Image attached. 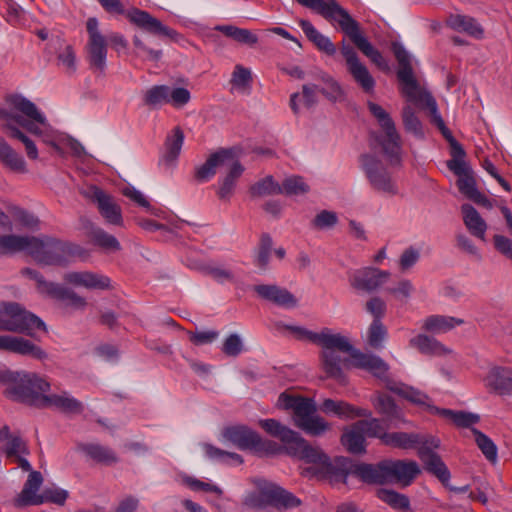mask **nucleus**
Returning <instances> with one entry per match:
<instances>
[{
  "label": "nucleus",
  "instance_id": "nucleus-37",
  "mask_svg": "<svg viewBox=\"0 0 512 512\" xmlns=\"http://www.w3.org/2000/svg\"><path fill=\"white\" fill-rule=\"evenodd\" d=\"M463 215V222L471 235L481 240H485L487 231V223L481 217L479 212L470 204H463L461 206Z\"/></svg>",
  "mask_w": 512,
  "mask_h": 512
},
{
  "label": "nucleus",
  "instance_id": "nucleus-24",
  "mask_svg": "<svg viewBox=\"0 0 512 512\" xmlns=\"http://www.w3.org/2000/svg\"><path fill=\"white\" fill-rule=\"evenodd\" d=\"M392 50L399 63L397 77L403 85L402 93L417 90V85H419V83L414 76L409 53L406 51L404 46L399 43H393Z\"/></svg>",
  "mask_w": 512,
  "mask_h": 512
},
{
  "label": "nucleus",
  "instance_id": "nucleus-21",
  "mask_svg": "<svg viewBox=\"0 0 512 512\" xmlns=\"http://www.w3.org/2000/svg\"><path fill=\"white\" fill-rule=\"evenodd\" d=\"M89 197L97 204L100 214L108 223L120 226L123 224L121 208L111 195L98 187H92Z\"/></svg>",
  "mask_w": 512,
  "mask_h": 512
},
{
  "label": "nucleus",
  "instance_id": "nucleus-2",
  "mask_svg": "<svg viewBox=\"0 0 512 512\" xmlns=\"http://www.w3.org/2000/svg\"><path fill=\"white\" fill-rule=\"evenodd\" d=\"M0 121L1 128L8 137L23 143L29 159L38 158V149L25 132L41 138L55 151L62 153L58 142L65 143V137L54 130L44 113L24 96L13 94L6 97L4 105L0 107Z\"/></svg>",
  "mask_w": 512,
  "mask_h": 512
},
{
  "label": "nucleus",
  "instance_id": "nucleus-12",
  "mask_svg": "<svg viewBox=\"0 0 512 512\" xmlns=\"http://www.w3.org/2000/svg\"><path fill=\"white\" fill-rule=\"evenodd\" d=\"M189 90L183 87L170 88L167 85H154L146 90L143 96L144 104L150 108H159L172 104L176 108L183 107L190 101Z\"/></svg>",
  "mask_w": 512,
  "mask_h": 512
},
{
  "label": "nucleus",
  "instance_id": "nucleus-42",
  "mask_svg": "<svg viewBox=\"0 0 512 512\" xmlns=\"http://www.w3.org/2000/svg\"><path fill=\"white\" fill-rule=\"evenodd\" d=\"M224 167L228 168V173L224 177L218 191L221 199L229 198L232 195L236 181L244 171L243 166L234 159L233 153L230 156L228 165H224Z\"/></svg>",
  "mask_w": 512,
  "mask_h": 512
},
{
  "label": "nucleus",
  "instance_id": "nucleus-11",
  "mask_svg": "<svg viewBox=\"0 0 512 512\" xmlns=\"http://www.w3.org/2000/svg\"><path fill=\"white\" fill-rule=\"evenodd\" d=\"M88 41L86 44L87 59L91 67L103 73L106 68L107 40L99 30L98 20L88 18L86 22Z\"/></svg>",
  "mask_w": 512,
  "mask_h": 512
},
{
  "label": "nucleus",
  "instance_id": "nucleus-53",
  "mask_svg": "<svg viewBox=\"0 0 512 512\" xmlns=\"http://www.w3.org/2000/svg\"><path fill=\"white\" fill-rule=\"evenodd\" d=\"M273 241L269 234L264 233L260 237L259 245L255 250L254 264L261 270L268 269L272 252Z\"/></svg>",
  "mask_w": 512,
  "mask_h": 512
},
{
  "label": "nucleus",
  "instance_id": "nucleus-22",
  "mask_svg": "<svg viewBox=\"0 0 512 512\" xmlns=\"http://www.w3.org/2000/svg\"><path fill=\"white\" fill-rule=\"evenodd\" d=\"M63 279L66 283L76 287L93 290L111 289L109 277L91 271H70L64 274Z\"/></svg>",
  "mask_w": 512,
  "mask_h": 512
},
{
  "label": "nucleus",
  "instance_id": "nucleus-3",
  "mask_svg": "<svg viewBox=\"0 0 512 512\" xmlns=\"http://www.w3.org/2000/svg\"><path fill=\"white\" fill-rule=\"evenodd\" d=\"M300 5L314 10L329 21H336L342 31L351 39L355 46L381 69H388V64L380 51L360 32L359 24L349 12L336 0H296Z\"/></svg>",
  "mask_w": 512,
  "mask_h": 512
},
{
  "label": "nucleus",
  "instance_id": "nucleus-60",
  "mask_svg": "<svg viewBox=\"0 0 512 512\" xmlns=\"http://www.w3.org/2000/svg\"><path fill=\"white\" fill-rule=\"evenodd\" d=\"M251 72L249 69L236 65L232 73L231 84L238 90L249 92L251 89Z\"/></svg>",
  "mask_w": 512,
  "mask_h": 512
},
{
  "label": "nucleus",
  "instance_id": "nucleus-17",
  "mask_svg": "<svg viewBox=\"0 0 512 512\" xmlns=\"http://www.w3.org/2000/svg\"><path fill=\"white\" fill-rule=\"evenodd\" d=\"M403 94L408 101L418 104L421 107L429 110L431 122L439 128L447 140L453 137L450 130L446 127L440 112L438 111L436 100L428 91L421 88L420 85H417V90L412 92L406 91Z\"/></svg>",
  "mask_w": 512,
  "mask_h": 512
},
{
  "label": "nucleus",
  "instance_id": "nucleus-38",
  "mask_svg": "<svg viewBox=\"0 0 512 512\" xmlns=\"http://www.w3.org/2000/svg\"><path fill=\"white\" fill-rule=\"evenodd\" d=\"M371 402L377 412L385 417L386 421L393 423L402 420L401 409L389 395L377 393L375 396L371 397Z\"/></svg>",
  "mask_w": 512,
  "mask_h": 512
},
{
  "label": "nucleus",
  "instance_id": "nucleus-40",
  "mask_svg": "<svg viewBox=\"0 0 512 512\" xmlns=\"http://www.w3.org/2000/svg\"><path fill=\"white\" fill-rule=\"evenodd\" d=\"M383 443L394 448L411 449L417 444H427L428 442L419 434L392 432L383 436Z\"/></svg>",
  "mask_w": 512,
  "mask_h": 512
},
{
  "label": "nucleus",
  "instance_id": "nucleus-10",
  "mask_svg": "<svg viewBox=\"0 0 512 512\" xmlns=\"http://www.w3.org/2000/svg\"><path fill=\"white\" fill-rule=\"evenodd\" d=\"M246 504L258 509L273 506L279 510H286L298 507L301 501L294 494L280 486L269 484L257 493L249 495Z\"/></svg>",
  "mask_w": 512,
  "mask_h": 512
},
{
  "label": "nucleus",
  "instance_id": "nucleus-59",
  "mask_svg": "<svg viewBox=\"0 0 512 512\" xmlns=\"http://www.w3.org/2000/svg\"><path fill=\"white\" fill-rule=\"evenodd\" d=\"M93 242L103 249L118 251L121 249L119 241L111 234L107 233L101 228H94L91 231Z\"/></svg>",
  "mask_w": 512,
  "mask_h": 512
},
{
  "label": "nucleus",
  "instance_id": "nucleus-51",
  "mask_svg": "<svg viewBox=\"0 0 512 512\" xmlns=\"http://www.w3.org/2000/svg\"><path fill=\"white\" fill-rule=\"evenodd\" d=\"M54 44L58 49L57 59L59 64L63 66L66 73L73 74L77 68L76 55L73 47L59 38L55 40Z\"/></svg>",
  "mask_w": 512,
  "mask_h": 512
},
{
  "label": "nucleus",
  "instance_id": "nucleus-55",
  "mask_svg": "<svg viewBox=\"0 0 512 512\" xmlns=\"http://www.w3.org/2000/svg\"><path fill=\"white\" fill-rule=\"evenodd\" d=\"M378 498L396 510L406 511L410 508L409 498L394 490L380 489Z\"/></svg>",
  "mask_w": 512,
  "mask_h": 512
},
{
  "label": "nucleus",
  "instance_id": "nucleus-35",
  "mask_svg": "<svg viewBox=\"0 0 512 512\" xmlns=\"http://www.w3.org/2000/svg\"><path fill=\"white\" fill-rule=\"evenodd\" d=\"M321 411L326 414H334L338 417L353 419L356 417H370L371 412L367 409L357 408L345 401L325 399L321 404Z\"/></svg>",
  "mask_w": 512,
  "mask_h": 512
},
{
  "label": "nucleus",
  "instance_id": "nucleus-56",
  "mask_svg": "<svg viewBox=\"0 0 512 512\" xmlns=\"http://www.w3.org/2000/svg\"><path fill=\"white\" fill-rule=\"evenodd\" d=\"M402 121L405 130L408 133L413 134L416 138H424V130L421 121L415 115L414 110L411 106L407 105L402 110Z\"/></svg>",
  "mask_w": 512,
  "mask_h": 512
},
{
  "label": "nucleus",
  "instance_id": "nucleus-57",
  "mask_svg": "<svg viewBox=\"0 0 512 512\" xmlns=\"http://www.w3.org/2000/svg\"><path fill=\"white\" fill-rule=\"evenodd\" d=\"M203 449L205 451L206 456L209 459L222 462V463H230L234 462L236 464H241L243 462L242 457L233 452H227L220 448H217L211 444H204Z\"/></svg>",
  "mask_w": 512,
  "mask_h": 512
},
{
  "label": "nucleus",
  "instance_id": "nucleus-36",
  "mask_svg": "<svg viewBox=\"0 0 512 512\" xmlns=\"http://www.w3.org/2000/svg\"><path fill=\"white\" fill-rule=\"evenodd\" d=\"M447 26L457 32H464L471 37L481 39L484 35L482 26L471 16L451 14L447 19Z\"/></svg>",
  "mask_w": 512,
  "mask_h": 512
},
{
  "label": "nucleus",
  "instance_id": "nucleus-64",
  "mask_svg": "<svg viewBox=\"0 0 512 512\" xmlns=\"http://www.w3.org/2000/svg\"><path fill=\"white\" fill-rule=\"evenodd\" d=\"M457 186L459 191L471 201L480 193L476 187L473 172L460 176L457 180Z\"/></svg>",
  "mask_w": 512,
  "mask_h": 512
},
{
  "label": "nucleus",
  "instance_id": "nucleus-61",
  "mask_svg": "<svg viewBox=\"0 0 512 512\" xmlns=\"http://www.w3.org/2000/svg\"><path fill=\"white\" fill-rule=\"evenodd\" d=\"M387 337V330L380 320H373L368 328V343L373 348H381Z\"/></svg>",
  "mask_w": 512,
  "mask_h": 512
},
{
  "label": "nucleus",
  "instance_id": "nucleus-44",
  "mask_svg": "<svg viewBox=\"0 0 512 512\" xmlns=\"http://www.w3.org/2000/svg\"><path fill=\"white\" fill-rule=\"evenodd\" d=\"M259 425L269 435L277 437L285 445V449L289 446L293 439H295L298 432L290 429L289 427L282 425L275 419H262L259 421Z\"/></svg>",
  "mask_w": 512,
  "mask_h": 512
},
{
  "label": "nucleus",
  "instance_id": "nucleus-31",
  "mask_svg": "<svg viewBox=\"0 0 512 512\" xmlns=\"http://www.w3.org/2000/svg\"><path fill=\"white\" fill-rule=\"evenodd\" d=\"M411 347L416 348L420 353L429 356H446L452 353V350L433 336L420 333L409 340Z\"/></svg>",
  "mask_w": 512,
  "mask_h": 512
},
{
  "label": "nucleus",
  "instance_id": "nucleus-19",
  "mask_svg": "<svg viewBox=\"0 0 512 512\" xmlns=\"http://www.w3.org/2000/svg\"><path fill=\"white\" fill-rule=\"evenodd\" d=\"M286 451L289 455L313 464L311 468L321 467L328 460V456L319 447L310 445L299 433L286 448Z\"/></svg>",
  "mask_w": 512,
  "mask_h": 512
},
{
  "label": "nucleus",
  "instance_id": "nucleus-18",
  "mask_svg": "<svg viewBox=\"0 0 512 512\" xmlns=\"http://www.w3.org/2000/svg\"><path fill=\"white\" fill-rule=\"evenodd\" d=\"M386 365H387V370L383 373V375L376 376V377L381 379L382 381H384L385 387L388 390L398 394L399 396L407 399L408 401H410L416 405L423 407L429 413L436 414L433 411V409H431V408H437V407L431 403L430 398L425 393H423L413 387L407 386L401 382H396V381L390 379L387 375L388 370H389V365L387 363H386Z\"/></svg>",
  "mask_w": 512,
  "mask_h": 512
},
{
  "label": "nucleus",
  "instance_id": "nucleus-1",
  "mask_svg": "<svg viewBox=\"0 0 512 512\" xmlns=\"http://www.w3.org/2000/svg\"><path fill=\"white\" fill-rule=\"evenodd\" d=\"M278 328L287 331L298 341H308L320 346L319 359L322 371L327 378L341 384L346 382L344 368L363 369L374 376H381L387 370L386 362L379 356L361 352L352 345L347 336L334 333L330 328H322L320 332L288 324H279Z\"/></svg>",
  "mask_w": 512,
  "mask_h": 512
},
{
  "label": "nucleus",
  "instance_id": "nucleus-41",
  "mask_svg": "<svg viewBox=\"0 0 512 512\" xmlns=\"http://www.w3.org/2000/svg\"><path fill=\"white\" fill-rule=\"evenodd\" d=\"M451 147L452 158L447 162V167L458 177L472 172L470 166L465 161L466 153L462 145L453 137L448 139Z\"/></svg>",
  "mask_w": 512,
  "mask_h": 512
},
{
  "label": "nucleus",
  "instance_id": "nucleus-30",
  "mask_svg": "<svg viewBox=\"0 0 512 512\" xmlns=\"http://www.w3.org/2000/svg\"><path fill=\"white\" fill-rule=\"evenodd\" d=\"M222 436L241 450L252 449L258 441V433L247 426L227 427L223 430Z\"/></svg>",
  "mask_w": 512,
  "mask_h": 512
},
{
  "label": "nucleus",
  "instance_id": "nucleus-8",
  "mask_svg": "<svg viewBox=\"0 0 512 512\" xmlns=\"http://www.w3.org/2000/svg\"><path fill=\"white\" fill-rule=\"evenodd\" d=\"M367 106L370 113L376 118L379 126L383 130V136L378 138L383 153L386 155L391 165H400L402 162V142L394 121L380 105L368 101Z\"/></svg>",
  "mask_w": 512,
  "mask_h": 512
},
{
  "label": "nucleus",
  "instance_id": "nucleus-7",
  "mask_svg": "<svg viewBox=\"0 0 512 512\" xmlns=\"http://www.w3.org/2000/svg\"><path fill=\"white\" fill-rule=\"evenodd\" d=\"M76 248L55 238L31 236L29 255L39 264L66 266Z\"/></svg>",
  "mask_w": 512,
  "mask_h": 512
},
{
  "label": "nucleus",
  "instance_id": "nucleus-23",
  "mask_svg": "<svg viewBox=\"0 0 512 512\" xmlns=\"http://www.w3.org/2000/svg\"><path fill=\"white\" fill-rule=\"evenodd\" d=\"M43 477L38 471H31L23 486V489L14 499V506L23 508L42 504V493H39Z\"/></svg>",
  "mask_w": 512,
  "mask_h": 512
},
{
  "label": "nucleus",
  "instance_id": "nucleus-50",
  "mask_svg": "<svg viewBox=\"0 0 512 512\" xmlns=\"http://www.w3.org/2000/svg\"><path fill=\"white\" fill-rule=\"evenodd\" d=\"M48 296L57 300L67 301L69 305L77 309H84L87 305L85 298L78 295L72 289L58 283L54 284Z\"/></svg>",
  "mask_w": 512,
  "mask_h": 512
},
{
  "label": "nucleus",
  "instance_id": "nucleus-28",
  "mask_svg": "<svg viewBox=\"0 0 512 512\" xmlns=\"http://www.w3.org/2000/svg\"><path fill=\"white\" fill-rule=\"evenodd\" d=\"M352 475L367 484H388L386 460L377 464L358 463L352 467Z\"/></svg>",
  "mask_w": 512,
  "mask_h": 512
},
{
  "label": "nucleus",
  "instance_id": "nucleus-16",
  "mask_svg": "<svg viewBox=\"0 0 512 512\" xmlns=\"http://www.w3.org/2000/svg\"><path fill=\"white\" fill-rule=\"evenodd\" d=\"M388 484H399L407 487L421 473L417 462L412 460L386 459Z\"/></svg>",
  "mask_w": 512,
  "mask_h": 512
},
{
  "label": "nucleus",
  "instance_id": "nucleus-15",
  "mask_svg": "<svg viewBox=\"0 0 512 512\" xmlns=\"http://www.w3.org/2000/svg\"><path fill=\"white\" fill-rule=\"evenodd\" d=\"M390 277L388 271L374 267H364L349 273L350 285L359 291L371 293L380 288Z\"/></svg>",
  "mask_w": 512,
  "mask_h": 512
},
{
  "label": "nucleus",
  "instance_id": "nucleus-52",
  "mask_svg": "<svg viewBox=\"0 0 512 512\" xmlns=\"http://www.w3.org/2000/svg\"><path fill=\"white\" fill-rule=\"evenodd\" d=\"M215 30L222 32L225 36L247 45H254L258 42V37L250 30L239 28L233 25H217Z\"/></svg>",
  "mask_w": 512,
  "mask_h": 512
},
{
  "label": "nucleus",
  "instance_id": "nucleus-20",
  "mask_svg": "<svg viewBox=\"0 0 512 512\" xmlns=\"http://www.w3.org/2000/svg\"><path fill=\"white\" fill-rule=\"evenodd\" d=\"M0 350L30 356L37 360H45L48 357L41 347L20 336L0 335Z\"/></svg>",
  "mask_w": 512,
  "mask_h": 512
},
{
  "label": "nucleus",
  "instance_id": "nucleus-54",
  "mask_svg": "<svg viewBox=\"0 0 512 512\" xmlns=\"http://www.w3.org/2000/svg\"><path fill=\"white\" fill-rule=\"evenodd\" d=\"M471 431L475 437L478 448L485 458L493 464L496 463L498 459V449L492 439L476 428H472Z\"/></svg>",
  "mask_w": 512,
  "mask_h": 512
},
{
  "label": "nucleus",
  "instance_id": "nucleus-9",
  "mask_svg": "<svg viewBox=\"0 0 512 512\" xmlns=\"http://www.w3.org/2000/svg\"><path fill=\"white\" fill-rule=\"evenodd\" d=\"M361 168L371 186L378 194L385 197L396 196L398 186L385 165L377 157L369 154L360 157Z\"/></svg>",
  "mask_w": 512,
  "mask_h": 512
},
{
  "label": "nucleus",
  "instance_id": "nucleus-39",
  "mask_svg": "<svg viewBox=\"0 0 512 512\" xmlns=\"http://www.w3.org/2000/svg\"><path fill=\"white\" fill-rule=\"evenodd\" d=\"M299 26L303 30L306 37L313 42L316 47L326 53L327 55H334L336 53V47L329 39V37L320 33L310 21L301 19L299 20Z\"/></svg>",
  "mask_w": 512,
  "mask_h": 512
},
{
  "label": "nucleus",
  "instance_id": "nucleus-34",
  "mask_svg": "<svg viewBox=\"0 0 512 512\" xmlns=\"http://www.w3.org/2000/svg\"><path fill=\"white\" fill-rule=\"evenodd\" d=\"M232 151L227 149H220L211 154L206 162L196 169L195 177L200 182L208 181L212 178L218 167L228 165Z\"/></svg>",
  "mask_w": 512,
  "mask_h": 512
},
{
  "label": "nucleus",
  "instance_id": "nucleus-13",
  "mask_svg": "<svg viewBox=\"0 0 512 512\" xmlns=\"http://www.w3.org/2000/svg\"><path fill=\"white\" fill-rule=\"evenodd\" d=\"M352 467L354 463L348 458L339 457L331 462L326 460L321 467L306 468L302 474L305 476H316L329 481L331 484L347 483V478L352 475Z\"/></svg>",
  "mask_w": 512,
  "mask_h": 512
},
{
  "label": "nucleus",
  "instance_id": "nucleus-48",
  "mask_svg": "<svg viewBox=\"0 0 512 512\" xmlns=\"http://www.w3.org/2000/svg\"><path fill=\"white\" fill-rule=\"evenodd\" d=\"M316 78L323 84V86L319 88V92L329 101L337 102L344 99V91L333 77L326 72L320 71Z\"/></svg>",
  "mask_w": 512,
  "mask_h": 512
},
{
  "label": "nucleus",
  "instance_id": "nucleus-58",
  "mask_svg": "<svg viewBox=\"0 0 512 512\" xmlns=\"http://www.w3.org/2000/svg\"><path fill=\"white\" fill-rule=\"evenodd\" d=\"M281 193V185L275 182L272 176L265 177L251 187V194L253 196L263 197Z\"/></svg>",
  "mask_w": 512,
  "mask_h": 512
},
{
  "label": "nucleus",
  "instance_id": "nucleus-43",
  "mask_svg": "<svg viewBox=\"0 0 512 512\" xmlns=\"http://www.w3.org/2000/svg\"><path fill=\"white\" fill-rule=\"evenodd\" d=\"M341 442L350 453L362 454L366 451L365 436L361 427H357V422L344 432Z\"/></svg>",
  "mask_w": 512,
  "mask_h": 512
},
{
  "label": "nucleus",
  "instance_id": "nucleus-6",
  "mask_svg": "<svg viewBox=\"0 0 512 512\" xmlns=\"http://www.w3.org/2000/svg\"><path fill=\"white\" fill-rule=\"evenodd\" d=\"M0 330L34 336L35 330H46L45 323L15 302L0 303Z\"/></svg>",
  "mask_w": 512,
  "mask_h": 512
},
{
  "label": "nucleus",
  "instance_id": "nucleus-47",
  "mask_svg": "<svg viewBox=\"0 0 512 512\" xmlns=\"http://www.w3.org/2000/svg\"><path fill=\"white\" fill-rule=\"evenodd\" d=\"M78 449L98 463L110 465L117 462L115 453L108 447L99 444H80Z\"/></svg>",
  "mask_w": 512,
  "mask_h": 512
},
{
  "label": "nucleus",
  "instance_id": "nucleus-5",
  "mask_svg": "<svg viewBox=\"0 0 512 512\" xmlns=\"http://www.w3.org/2000/svg\"><path fill=\"white\" fill-rule=\"evenodd\" d=\"M5 395L14 401L42 408L50 383L35 373H16Z\"/></svg>",
  "mask_w": 512,
  "mask_h": 512
},
{
  "label": "nucleus",
  "instance_id": "nucleus-29",
  "mask_svg": "<svg viewBox=\"0 0 512 512\" xmlns=\"http://www.w3.org/2000/svg\"><path fill=\"white\" fill-rule=\"evenodd\" d=\"M254 291L262 299L270 301L281 307L293 308L297 305V300L294 295L287 289L281 288L277 285H256L254 286Z\"/></svg>",
  "mask_w": 512,
  "mask_h": 512
},
{
  "label": "nucleus",
  "instance_id": "nucleus-25",
  "mask_svg": "<svg viewBox=\"0 0 512 512\" xmlns=\"http://www.w3.org/2000/svg\"><path fill=\"white\" fill-rule=\"evenodd\" d=\"M128 18L130 22L150 34L167 37H173L176 34L174 30L163 25L157 18L144 10L133 9L128 13Z\"/></svg>",
  "mask_w": 512,
  "mask_h": 512
},
{
  "label": "nucleus",
  "instance_id": "nucleus-33",
  "mask_svg": "<svg viewBox=\"0 0 512 512\" xmlns=\"http://www.w3.org/2000/svg\"><path fill=\"white\" fill-rule=\"evenodd\" d=\"M465 321L461 318L434 314L421 321V329L431 334H444L453 330L456 326L463 325Z\"/></svg>",
  "mask_w": 512,
  "mask_h": 512
},
{
  "label": "nucleus",
  "instance_id": "nucleus-46",
  "mask_svg": "<svg viewBox=\"0 0 512 512\" xmlns=\"http://www.w3.org/2000/svg\"><path fill=\"white\" fill-rule=\"evenodd\" d=\"M184 143V133L179 128L176 127L173 130V135L168 136L166 140V153L162 158V162L168 166L173 167Z\"/></svg>",
  "mask_w": 512,
  "mask_h": 512
},
{
  "label": "nucleus",
  "instance_id": "nucleus-63",
  "mask_svg": "<svg viewBox=\"0 0 512 512\" xmlns=\"http://www.w3.org/2000/svg\"><path fill=\"white\" fill-rule=\"evenodd\" d=\"M282 193L286 195H302L309 191V186L304 182L302 177L293 176L283 181Z\"/></svg>",
  "mask_w": 512,
  "mask_h": 512
},
{
  "label": "nucleus",
  "instance_id": "nucleus-45",
  "mask_svg": "<svg viewBox=\"0 0 512 512\" xmlns=\"http://www.w3.org/2000/svg\"><path fill=\"white\" fill-rule=\"evenodd\" d=\"M31 236L2 235L0 236V255L26 252L29 254Z\"/></svg>",
  "mask_w": 512,
  "mask_h": 512
},
{
  "label": "nucleus",
  "instance_id": "nucleus-4",
  "mask_svg": "<svg viewBox=\"0 0 512 512\" xmlns=\"http://www.w3.org/2000/svg\"><path fill=\"white\" fill-rule=\"evenodd\" d=\"M277 406L284 410H292L294 424L307 435L319 437L331 429V425L316 414V404L311 398L281 393Z\"/></svg>",
  "mask_w": 512,
  "mask_h": 512
},
{
  "label": "nucleus",
  "instance_id": "nucleus-32",
  "mask_svg": "<svg viewBox=\"0 0 512 512\" xmlns=\"http://www.w3.org/2000/svg\"><path fill=\"white\" fill-rule=\"evenodd\" d=\"M418 454L424 464L425 470L436 476L443 485H447L451 474L440 456L424 446L419 449Z\"/></svg>",
  "mask_w": 512,
  "mask_h": 512
},
{
  "label": "nucleus",
  "instance_id": "nucleus-49",
  "mask_svg": "<svg viewBox=\"0 0 512 512\" xmlns=\"http://www.w3.org/2000/svg\"><path fill=\"white\" fill-rule=\"evenodd\" d=\"M432 409L438 415L450 419L458 427L468 428L480 420L479 415L470 412L453 411L445 408Z\"/></svg>",
  "mask_w": 512,
  "mask_h": 512
},
{
  "label": "nucleus",
  "instance_id": "nucleus-62",
  "mask_svg": "<svg viewBox=\"0 0 512 512\" xmlns=\"http://www.w3.org/2000/svg\"><path fill=\"white\" fill-rule=\"evenodd\" d=\"M357 427H361L365 438H380L382 442L383 436L387 434L385 432V427L377 418H371L369 420H359L357 421Z\"/></svg>",
  "mask_w": 512,
  "mask_h": 512
},
{
  "label": "nucleus",
  "instance_id": "nucleus-27",
  "mask_svg": "<svg viewBox=\"0 0 512 512\" xmlns=\"http://www.w3.org/2000/svg\"><path fill=\"white\" fill-rule=\"evenodd\" d=\"M485 385L498 395L512 396V368L492 367L485 377Z\"/></svg>",
  "mask_w": 512,
  "mask_h": 512
},
{
  "label": "nucleus",
  "instance_id": "nucleus-14",
  "mask_svg": "<svg viewBox=\"0 0 512 512\" xmlns=\"http://www.w3.org/2000/svg\"><path fill=\"white\" fill-rule=\"evenodd\" d=\"M341 54L344 57L348 72L355 82L365 91L371 93L375 88V80L367 67L360 62L354 48L345 41L341 44Z\"/></svg>",
  "mask_w": 512,
  "mask_h": 512
},
{
  "label": "nucleus",
  "instance_id": "nucleus-26",
  "mask_svg": "<svg viewBox=\"0 0 512 512\" xmlns=\"http://www.w3.org/2000/svg\"><path fill=\"white\" fill-rule=\"evenodd\" d=\"M42 408H53L67 415L81 414L84 411L83 403L67 391L47 394Z\"/></svg>",
  "mask_w": 512,
  "mask_h": 512
}]
</instances>
